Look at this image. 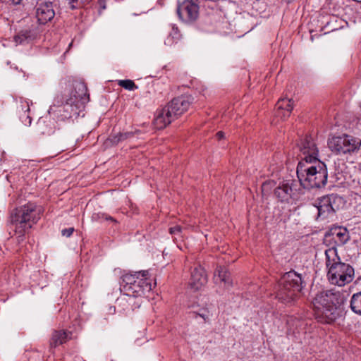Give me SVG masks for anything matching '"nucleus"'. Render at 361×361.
<instances>
[{
	"label": "nucleus",
	"instance_id": "1",
	"mask_svg": "<svg viewBox=\"0 0 361 361\" xmlns=\"http://www.w3.org/2000/svg\"><path fill=\"white\" fill-rule=\"evenodd\" d=\"M42 213V207L32 202L16 208L11 212L10 223L18 241L24 240L25 235L37 223Z\"/></svg>",
	"mask_w": 361,
	"mask_h": 361
},
{
	"label": "nucleus",
	"instance_id": "2",
	"mask_svg": "<svg viewBox=\"0 0 361 361\" xmlns=\"http://www.w3.org/2000/svg\"><path fill=\"white\" fill-rule=\"evenodd\" d=\"M341 301L339 292L334 290L322 291L316 295L312 301L314 314L322 323H331L338 316V305Z\"/></svg>",
	"mask_w": 361,
	"mask_h": 361
},
{
	"label": "nucleus",
	"instance_id": "3",
	"mask_svg": "<svg viewBox=\"0 0 361 361\" xmlns=\"http://www.w3.org/2000/svg\"><path fill=\"white\" fill-rule=\"evenodd\" d=\"M327 277L331 284L344 286L354 279V269L349 264L342 262L336 248L333 246L325 250Z\"/></svg>",
	"mask_w": 361,
	"mask_h": 361
},
{
	"label": "nucleus",
	"instance_id": "4",
	"mask_svg": "<svg viewBox=\"0 0 361 361\" xmlns=\"http://www.w3.org/2000/svg\"><path fill=\"white\" fill-rule=\"evenodd\" d=\"M297 176L300 185L307 189L321 188L327 181L326 167L320 160L313 162L300 161L297 167Z\"/></svg>",
	"mask_w": 361,
	"mask_h": 361
},
{
	"label": "nucleus",
	"instance_id": "5",
	"mask_svg": "<svg viewBox=\"0 0 361 361\" xmlns=\"http://www.w3.org/2000/svg\"><path fill=\"white\" fill-rule=\"evenodd\" d=\"M300 275L291 271L284 274L280 279L276 292V298L286 305H292L298 299L302 288Z\"/></svg>",
	"mask_w": 361,
	"mask_h": 361
},
{
	"label": "nucleus",
	"instance_id": "6",
	"mask_svg": "<svg viewBox=\"0 0 361 361\" xmlns=\"http://www.w3.org/2000/svg\"><path fill=\"white\" fill-rule=\"evenodd\" d=\"M148 271L126 274L122 276L121 289L130 297H141L152 290V284L148 278Z\"/></svg>",
	"mask_w": 361,
	"mask_h": 361
},
{
	"label": "nucleus",
	"instance_id": "7",
	"mask_svg": "<svg viewBox=\"0 0 361 361\" xmlns=\"http://www.w3.org/2000/svg\"><path fill=\"white\" fill-rule=\"evenodd\" d=\"M328 146L337 155L352 154L360 147L361 140L353 136L343 134L329 138Z\"/></svg>",
	"mask_w": 361,
	"mask_h": 361
},
{
	"label": "nucleus",
	"instance_id": "8",
	"mask_svg": "<svg viewBox=\"0 0 361 361\" xmlns=\"http://www.w3.org/2000/svg\"><path fill=\"white\" fill-rule=\"evenodd\" d=\"M344 200L341 196L331 194L323 196L317 200V208L318 215L322 218H327L333 215L336 211L343 207Z\"/></svg>",
	"mask_w": 361,
	"mask_h": 361
},
{
	"label": "nucleus",
	"instance_id": "9",
	"mask_svg": "<svg viewBox=\"0 0 361 361\" xmlns=\"http://www.w3.org/2000/svg\"><path fill=\"white\" fill-rule=\"evenodd\" d=\"M199 8L197 0H185L178 6L177 14L182 21L190 23L197 19Z\"/></svg>",
	"mask_w": 361,
	"mask_h": 361
},
{
	"label": "nucleus",
	"instance_id": "10",
	"mask_svg": "<svg viewBox=\"0 0 361 361\" xmlns=\"http://www.w3.org/2000/svg\"><path fill=\"white\" fill-rule=\"evenodd\" d=\"M298 148L300 152V161H315L318 159V148L311 137H306L298 144Z\"/></svg>",
	"mask_w": 361,
	"mask_h": 361
},
{
	"label": "nucleus",
	"instance_id": "11",
	"mask_svg": "<svg viewBox=\"0 0 361 361\" xmlns=\"http://www.w3.org/2000/svg\"><path fill=\"white\" fill-rule=\"evenodd\" d=\"M293 183V181L291 179H279L275 181L274 197L281 202H288L292 197Z\"/></svg>",
	"mask_w": 361,
	"mask_h": 361
},
{
	"label": "nucleus",
	"instance_id": "12",
	"mask_svg": "<svg viewBox=\"0 0 361 361\" xmlns=\"http://www.w3.org/2000/svg\"><path fill=\"white\" fill-rule=\"evenodd\" d=\"M192 100L190 95H181L172 99L166 106L176 118L188 111Z\"/></svg>",
	"mask_w": 361,
	"mask_h": 361
},
{
	"label": "nucleus",
	"instance_id": "13",
	"mask_svg": "<svg viewBox=\"0 0 361 361\" xmlns=\"http://www.w3.org/2000/svg\"><path fill=\"white\" fill-rule=\"evenodd\" d=\"M56 15L54 6L52 2L42 1L36 6L35 16L40 24H46L54 19Z\"/></svg>",
	"mask_w": 361,
	"mask_h": 361
},
{
	"label": "nucleus",
	"instance_id": "14",
	"mask_svg": "<svg viewBox=\"0 0 361 361\" xmlns=\"http://www.w3.org/2000/svg\"><path fill=\"white\" fill-rule=\"evenodd\" d=\"M207 277L204 269L200 267H196L191 272V277L188 283L189 288L194 291L200 290L206 285Z\"/></svg>",
	"mask_w": 361,
	"mask_h": 361
},
{
	"label": "nucleus",
	"instance_id": "15",
	"mask_svg": "<svg viewBox=\"0 0 361 361\" xmlns=\"http://www.w3.org/2000/svg\"><path fill=\"white\" fill-rule=\"evenodd\" d=\"M73 97L68 99L66 102V105L73 106L77 102L81 101L82 103L89 100V95L87 94V88L86 85L82 82H76L74 85Z\"/></svg>",
	"mask_w": 361,
	"mask_h": 361
},
{
	"label": "nucleus",
	"instance_id": "16",
	"mask_svg": "<svg viewBox=\"0 0 361 361\" xmlns=\"http://www.w3.org/2000/svg\"><path fill=\"white\" fill-rule=\"evenodd\" d=\"M175 118L166 106L160 111H157L154 119V126L157 129H163L170 124Z\"/></svg>",
	"mask_w": 361,
	"mask_h": 361
},
{
	"label": "nucleus",
	"instance_id": "17",
	"mask_svg": "<svg viewBox=\"0 0 361 361\" xmlns=\"http://www.w3.org/2000/svg\"><path fill=\"white\" fill-rule=\"evenodd\" d=\"M348 240V235L346 229L343 228H335L331 229L325 235V241L334 240L336 245H342Z\"/></svg>",
	"mask_w": 361,
	"mask_h": 361
},
{
	"label": "nucleus",
	"instance_id": "18",
	"mask_svg": "<svg viewBox=\"0 0 361 361\" xmlns=\"http://www.w3.org/2000/svg\"><path fill=\"white\" fill-rule=\"evenodd\" d=\"M72 338V333L66 330H54L49 341L51 348H56L66 343Z\"/></svg>",
	"mask_w": 361,
	"mask_h": 361
},
{
	"label": "nucleus",
	"instance_id": "19",
	"mask_svg": "<svg viewBox=\"0 0 361 361\" xmlns=\"http://www.w3.org/2000/svg\"><path fill=\"white\" fill-rule=\"evenodd\" d=\"M276 116L285 118L290 116L293 109V102L287 98L281 99L276 104Z\"/></svg>",
	"mask_w": 361,
	"mask_h": 361
},
{
	"label": "nucleus",
	"instance_id": "20",
	"mask_svg": "<svg viewBox=\"0 0 361 361\" xmlns=\"http://www.w3.org/2000/svg\"><path fill=\"white\" fill-rule=\"evenodd\" d=\"M35 38V33L30 28L20 30L14 37L16 44H25L32 42Z\"/></svg>",
	"mask_w": 361,
	"mask_h": 361
},
{
	"label": "nucleus",
	"instance_id": "21",
	"mask_svg": "<svg viewBox=\"0 0 361 361\" xmlns=\"http://www.w3.org/2000/svg\"><path fill=\"white\" fill-rule=\"evenodd\" d=\"M214 280L216 282L218 281L224 282L226 288L232 286V280L231 279L230 273L224 267H218L214 273Z\"/></svg>",
	"mask_w": 361,
	"mask_h": 361
},
{
	"label": "nucleus",
	"instance_id": "22",
	"mask_svg": "<svg viewBox=\"0 0 361 361\" xmlns=\"http://www.w3.org/2000/svg\"><path fill=\"white\" fill-rule=\"evenodd\" d=\"M134 136V133L133 132H124L121 133L118 132L117 133H114L110 135V137L106 141V145H115L118 144L121 142L128 140Z\"/></svg>",
	"mask_w": 361,
	"mask_h": 361
},
{
	"label": "nucleus",
	"instance_id": "23",
	"mask_svg": "<svg viewBox=\"0 0 361 361\" xmlns=\"http://www.w3.org/2000/svg\"><path fill=\"white\" fill-rule=\"evenodd\" d=\"M55 131V123L53 121H49L48 122H39L38 123V132L40 135H51Z\"/></svg>",
	"mask_w": 361,
	"mask_h": 361
},
{
	"label": "nucleus",
	"instance_id": "24",
	"mask_svg": "<svg viewBox=\"0 0 361 361\" xmlns=\"http://www.w3.org/2000/svg\"><path fill=\"white\" fill-rule=\"evenodd\" d=\"M181 35L177 27L173 25L171 32L167 38L164 41V44L167 46H171L176 44L180 39Z\"/></svg>",
	"mask_w": 361,
	"mask_h": 361
},
{
	"label": "nucleus",
	"instance_id": "25",
	"mask_svg": "<svg viewBox=\"0 0 361 361\" xmlns=\"http://www.w3.org/2000/svg\"><path fill=\"white\" fill-rule=\"evenodd\" d=\"M350 307L354 312L361 315V292L353 295Z\"/></svg>",
	"mask_w": 361,
	"mask_h": 361
},
{
	"label": "nucleus",
	"instance_id": "26",
	"mask_svg": "<svg viewBox=\"0 0 361 361\" xmlns=\"http://www.w3.org/2000/svg\"><path fill=\"white\" fill-rule=\"evenodd\" d=\"M118 85L128 90H134L137 89V86L131 80H120L118 81Z\"/></svg>",
	"mask_w": 361,
	"mask_h": 361
},
{
	"label": "nucleus",
	"instance_id": "27",
	"mask_svg": "<svg viewBox=\"0 0 361 361\" xmlns=\"http://www.w3.org/2000/svg\"><path fill=\"white\" fill-rule=\"evenodd\" d=\"M198 315L203 318L204 321H208L212 316V313H211V311L208 308H207L200 310V312H198Z\"/></svg>",
	"mask_w": 361,
	"mask_h": 361
},
{
	"label": "nucleus",
	"instance_id": "28",
	"mask_svg": "<svg viewBox=\"0 0 361 361\" xmlns=\"http://www.w3.org/2000/svg\"><path fill=\"white\" fill-rule=\"evenodd\" d=\"M183 228L179 225H176L169 228V233L172 235H180L182 233Z\"/></svg>",
	"mask_w": 361,
	"mask_h": 361
},
{
	"label": "nucleus",
	"instance_id": "29",
	"mask_svg": "<svg viewBox=\"0 0 361 361\" xmlns=\"http://www.w3.org/2000/svg\"><path fill=\"white\" fill-rule=\"evenodd\" d=\"M73 228H65L61 231V234L63 236L70 237L73 234Z\"/></svg>",
	"mask_w": 361,
	"mask_h": 361
},
{
	"label": "nucleus",
	"instance_id": "30",
	"mask_svg": "<svg viewBox=\"0 0 361 361\" xmlns=\"http://www.w3.org/2000/svg\"><path fill=\"white\" fill-rule=\"evenodd\" d=\"M68 4L71 9H74L78 6V0H67Z\"/></svg>",
	"mask_w": 361,
	"mask_h": 361
},
{
	"label": "nucleus",
	"instance_id": "31",
	"mask_svg": "<svg viewBox=\"0 0 361 361\" xmlns=\"http://www.w3.org/2000/svg\"><path fill=\"white\" fill-rule=\"evenodd\" d=\"M269 188V183L267 182H264L262 185V195L264 197L266 195V191L268 190Z\"/></svg>",
	"mask_w": 361,
	"mask_h": 361
},
{
	"label": "nucleus",
	"instance_id": "32",
	"mask_svg": "<svg viewBox=\"0 0 361 361\" xmlns=\"http://www.w3.org/2000/svg\"><path fill=\"white\" fill-rule=\"evenodd\" d=\"M7 3L13 5L20 4L22 0H5Z\"/></svg>",
	"mask_w": 361,
	"mask_h": 361
},
{
	"label": "nucleus",
	"instance_id": "33",
	"mask_svg": "<svg viewBox=\"0 0 361 361\" xmlns=\"http://www.w3.org/2000/svg\"><path fill=\"white\" fill-rule=\"evenodd\" d=\"M216 136L217 137V138L219 140L220 139H222L224 137V133L222 132V131H219L216 134Z\"/></svg>",
	"mask_w": 361,
	"mask_h": 361
},
{
	"label": "nucleus",
	"instance_id": "34",
	"mask_svg": "<svg viewBox=\"0 0 361 361\" xmlns=\"http://www.w3.org/2000/svg\"><path fill=\"white\" fill-rule=\"evenodd\" d=\"M109 312L110 314H114L115 312H116L115 307H113V306L109 307Z\"/></svg>",
	"mask_w": 361,
	"mask_h": 361
},
{
	"label": "nucleus",
	"instance_id": "35",
	"mask_svg": "<svg viewBox=\"0 0 361 361\" xmlns=\"http://www.w3.org/2000/svg\"><path fill=\"white\" fill-rule=\"evenodd\" d=\"M106 220H111V221H115V222L116 221L114 219H113V218H112V217H111V216H109V217H107V216H106Z\"/></svg>",
	"mask_w": 361,
	"mask_h": 361
},
{
	"label": "nucleus",
	"instance_id": "36",
	"mask_svg": "<svg viewBox=\"0 0 361 361\" xmlns=\"http://www.w3.org/2000/svg\"><path fill=\"white\" fill-rule=\"evenodd\" d=\"M27 119H28V123L30 124L31 123V118L29 116H27Z\"/></svg>",
	"mask_w": 361,
	"mask_h": 361
}]
</instances>
